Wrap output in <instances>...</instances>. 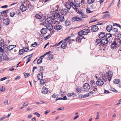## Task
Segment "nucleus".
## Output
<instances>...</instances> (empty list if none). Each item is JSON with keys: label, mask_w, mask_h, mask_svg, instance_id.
<instances>
[{"label": "nucleus", "mask_w": 121, "mask_h": 121, "mask_svg": "<svg viewBox=\"0 0 121 121\" xmlns=\"http://www.w3.org/2000/svg\"><path fill=\"white\" fill-rule=\"evenodd\" d=\"M112 75V73L111 71L110 70L109 71H108L106 72V74L103 76L102 79L105 82L108 80L110 81L111 79Z\"/></svg>", "instance_id": "obj_1"}, {"label": "nucleus", "mask_w": 121, "mask_h": 121, "mask_svg": "<svg viewBox=\"0 0 121 121\" xmlns=\"http://www.w3.org/2000/svg\"><path fill=\"white\" fill-rule=\"evenodd\" d=\"M90 83L91 87L92 88L93 90L94 91H96L97 85L96 82L95 83L94 80H91L90 81Z\"/></svg>", "instance_id": "obj_2"}, {"label": "nucleus", "mask_w": 121, "mask_h": 121, "mask_svg": "<svg viewBox=\"0 0 121 121\" xmlns=\"http://www.w3.org/2000/svg\"><path fill=\"white\" fill-rule=\"evenodd\" d=\"M45 20L46 22V21L47 22L50 24L52 23L55 24L56 22H57L55 20V19L51 16L48 17L47 19H46Z\"/></svg>", "instance_id": "obj_3"}, {"label": "nucleus", "mask_w": 121, "mask_h": 121, "mask_svg": "<svg viewBox=\"0 0 121 121\" xmlns=\"http://www.w3.org/2000/svg\"><path fill=\"white\" fill-rule=\"evenodd\" d=\"M82 19L81 18L78 17L76 16L73 17L71 19V21L72 22H82Z\"/></svg>", "instance_id": "obj_4"}, {"label": "nucleus", "mask_w": 121, "mask_h": 121, "mask_svg": "<svg viewBox=\"0 0 121 121\" xmlns=\"http://www.w3.org/2000/svg\"><path fill=\"white\" fill-rule=\"evenodd\" d=\"M84 91H89L90 88V85L87 83H85L83 86Z\"/></svg>", "instance_id": "obj_5"}, {"label": "nucleus", "mask_w": 121, "mask_h": 121, "mask_svg": "<svg viewBox=\"0 0 121 121\" xmlns=\"http://www.w3.org/2000/svg\"><path fill=\"white\" fill-rule=\"evenodd\" d=\"M91 28V30L92 31L94 32H96L99 29L97 25H95L92 26Z\"/></svg>", "instance_id": "obj_6"}, {"label": "nucleus", "mask_w": 121, "mask_h": 121, "mask_svg": "<svg viewBox=\"0 0 121 121\" xmlns=\"http://www.w3.org/2000/svg\"><path fill=\"white\" fill-rule=\"evenodd\" d=\"M10 22V20L9 18L4 19L3 21V24L6 25H8Z\"/></svg>", "instance_id": "obj_7"}, {"label": "nucleus", "mask_w": 121, "mask_h": 121, "mask_svg": "<svg viewBox=\"0 0 121 121\" xmlns=\"http://www.w3.org/2000/svg\"><path fill=\"white\" fill-rule=\"evenodd\" d=\"M0 57H1V59H4L8 60L9 59V58L8 57L6 54L5 53H4L0 55Z\"/></svg>", "instance_id": "obj_8"}, {"label": "nucleus", "mask_w": 121, "mask_h": 121, "mask_svg": "<svg viewBox=\"0 0 121 121\" xmlns=\"http://www.w3.org/2000/svg\"><path fill=\"white\" fill-rule=\"evenodd\" d=\"M44 25L46 27L48 30H51L52 29L53 26L51 24L48 23L46 24V23H45V22H44Z\"/></svg>", "instance_id": "obj_9"}, {"label": "nucleus", "mask_w": 121, "mask_h": 121, "mask_svg": "<svg viewBox=\"0 0 121 121\" xmlns=\"http://www.w3.org/2000/svg\"><path fill=\"white\" fill-rule=\"evenodd\" d=\"M43 74L42 73H38L37 76L38 79L40 80H43V83L44 84L45 82H44V80L43 79Z\"/></svg>", "instance_id": "obj_10"}, {"label": "nucleus", "mask_w": 121, "mask_h": 121, "mask_svg": "<svg viewBox=\"0 0 121 121\" xmlns=\"http://www.w3.org/2000/svg\"><path fill=\"white\" fill-rule=\"evenodd\" d=\"M51 15L52 16H53V17L55 19L57 18L58 19L60 15L59 13L56 12H55L52 13H51Z\"/></svg>", "instance_id": "obj_11"}, {"label": "nucleus", "mask_w": 121, "mask_h": 121, "mask_svg": "<svg viewBox=\"0 0 121 121\" xmlns=\"http://www.w3.org/2000/svg\"><path fill=\"white\" fill-rule=\"evenodd\" d=\"M89 29L88 28H86L81 30V32L83 33V35H86L89 32Z\"/></svg>", "instance_id": "obj_12"}, {"label": "nucleus", "mask_w": 121, "mask_h": 121, "mask_svg": "<svg viewBox=\"0 0 121 121\" xmlns=\"http://www.w3.org/2000/svg\"><path fill=\"white\" fill-rule=\"evenodd\" d=\"M96 83L97 86H100L103 84L104 82L103 81L102 79H99L97 81Z\"/></svg>", "instance_id": "obj_13"}, {"label": "nucleus", "mask_w": 121, "mask_h": 121, "mask_svg": "<svg viewBox=\"0 0 121 121\" xmlns=\"http://www.w3.org/2000/svg\"><path fill=\"white\" fill-rule=\"evenodd\" d=\"M75 8H74L73 6L72 7L75 10L76 12L79 15H81V14H82L83 13L82 10H78V9L76 8V6L75 5H74Z\"/></svg>", "instance_id": "obj_14"}, {"label": "nucleus", "mask_w": 121, "mask_h": 121, "mask_svg": "<svg viewBox=\"0 0 121 121\" xmlns=\"http://www.w3.org/2000/svg\"><path fill=\"white\" fill-rule=\"evenodd\" d=\"M42 92L43 94H47L48 92V90L45 87L43 86L42 89Z\"/></svg>", "instance_id": "obj_15"}, {"label": "nucleus", "mask_w": 121, "mask_h": 121, "mask_svg": "<svg viewBox=\"0 0 121 121\" xmlns=\"http://www.w3.org/2000/svg\"><path fill=\"white\" fill-rule=\"evenodd\" d=\"M101 42H102V44L104 45L107 44L108 42V40L106 38L102 40Z\"/></svg>", "instance_id": "obj_16"}, {"label": "nucleus", "mask_w": 121, "mask_h": 121, "mask_svg": "<svg viewBox=\"0 0 121 121\" xmlns=\"http://www.w3.org/2000/svg\"><path fill=\"white\" fill-rule=\"evenodd\" d=\"M20 9L22 11L24 12L27 9L23 4H22L20 7Z\"/></svg>", "instance_id": "obj_17"}, {"label": "nucleus", "mask_w": 121, "mask_h": 121, "mask_svg": "<svg viewBox=\"0 0 121 121\" xmlns=\"http://www.w3.org/2000/svg\"><path fill=\"white\" fill-rule=\"evenodd\" d=\"M68 10L66 9H64L61 11V13L64 15H66L67 13Z\"/></svg>", "instance_id": "obj_18"}, {"label": "nucleus", "mask_w": 121, "mask_h": 121, "mask_svg": "<svg viewBox=\"0 0 121 121\" xmlns=\"http://www.w3.org/2000/svg\"><path fill=\"white\" fill-rule=\"evenodd\" d=\"M47 32V30L46 28H43L40 30L41 33L43 35H44Z\"/></svg>", "instance_id": "obj_19"}, {"label": "nucleus", "mask_w": 121, "mask_h": 121, "mask_svg": "<svg viewBox=\"0 0 121 121\" xmlns=\"http://www.w3.org/2000/svg\"><path fill=\"white\" fill-rule=\"evenodd\" d=\"M83 38L84 39H85V38H84V37L77 36V38L76 39V41L78 43L81 42V40Z\"/></svg>", "instance_id": "obj_20"}, {"label": "nucleus", "mask_w": 121, "mask_h": 121, "mask_svg": "<svg viewBox=\"0 0 121 121\" xmlns=\"http://www.w3.org/2000/svg\"><path fill=\"white\" fill-rule=\"evenodd\" d=\"M112 26L111 25H108L107 26L106 28L108 32H110L112 29Z\"/></svg>", "instance_id": "obj_21"}, {"label": "nucleus", "mask_w": 121, "mask_h": 121, "mask_svg": "<svg viewBox=\"0 0 121 121\" xmlns=\"http://www.w3.org/2000/svg\"><path fill=\"white\" fill-rule=\"evenodd\" d=\"M61 26L59 25H56L54 26V29L56 30H60L61 28Z\"/></svg>", "instance_id": "obj_22"}, {"label": "nucleus", "mask_w": 121, "mask_h": 121, "mask_svg": "<svg viewBox=\"0 0 121 121\" xmlns=\"http://www.w3.org/2000/svg\"><path fill=\"white\" fill-rule=\"evenodd\" d=\"M105 33L103 32H100V34L99 35V37L100 39L103 38L105 37Z\"/></svg>", "instance_id": "obj_23"}, {"label": "nucleus", "mask_w": 121, "mask_h": 121, "mask_svg": "<svg viewBox=\"0 0 121 121\" xmlns=\"http://www.w3.org/2000/svg\"><path fill=\"white\" fill-rule=\"evenodd\" d=\"M117 43L116 42H114L112 43L111 46V48L112 49H114L116 48Z\"/></svg>", "instance_id": "obj_24"}, {"label": "nucleus", "mask_w": 121, "mask_h": 121, "mask_svg": "<svg viewBox=\"0 0 121 121\" xmlns=\"http://www.w3.org/2000/svg\"><path fill=\"white\" fill-rule=\"evenodd\" d=\"M58 19L60 22H63L65 20L64 17L63 16L60 15Z\"/></svg>", "instance_id": "obj_25"}, {"label": "nucleus", "mask_w": 121, "mask_h": 121, "mask_svg": "<svg viewBox=\"0 0 121 121\" xmlns=\"http://www.w3.org/2000/svg\"><path fill=\"white\" fill-rule=\"evenodd\" d=\"M75 94L73 92L69 93L67 95V96L68 97H71L73 95H75Z\"/></svg>", "instance_id": "obj_26"}, {"label": "nucleus", "mask_w": 121, "mask_h": 121, "mask_svg": "<svg viewBox=\"0 0 121 121\" xmlns=\"http://www.w3.org/2000/svg\"><path fill=\"white\" fill-rule=\"evenodd\" d=\"M72 3H70V4H69V3L66 4H65V6L66 8H67L68 9H69L72 6L71 4H72Z\"/></svg>", "instance_id": "obj_27"}, {"label": "nucleus", "mask_w": 121, "mask_h": 121, "mask_svg": "<svg viewBox=\"0 0 121 121\" xmlns=\"http://www.w3.org/2000/svg\"><path fill=\"white\" fill-rule=\"evenodd\" d=\"M102 40L99 39H97L96 40V44L98 45L99 43L102 44Z\"/></svg>", "instance_id": "obj_28"}, {"label": "nucleus", "mask_w": 121, "mask_h": 121, "mask_svg": "<svg viewBox=\"0 0 121 121\" xmlns=\"http://www.w3.org/2000/svg\"><path fill=\"white\" fill-rule=\"evenodd\" d=\"M67 45V43L65 42H64L61 46V48L64 49Z\"/></svg>", "instance_id": "obj_29"}, {"label": "nucleus", "mask_w": 121, "mask_h": 121, "mask_svg": "<svg viewBox=\"0 0 121 121\" xmlns=\"http://www.w3.org/2000/svg\"><path fill=\"white\" fill-rule=\"evenodd\" d=\"M14 48V47H13L12 45H9L8 47L7 46V49L9 50L10 51H11L13 50Z\"/></svg>", "instance_id": "obj_30"}, {"label": "nucleus", "mask_w": 121, "mask_h": 121, "mask_svg": "<svg viewBox=\"0 0 121 121\" xmlns=\"http://www.w3.org/2000/svg\"><path fill=\"white\" fill-rule=\"evenodd\" d=\"M111 15L106 14L103 15V18H108L111 17Z\"/></svg>", "instance_id": "obj_31"}, {"label": "nucleus", "mask_w": 121, "mask_h": 121, "mask_svg": "<svg viewBox=\"0 0 121 121\" xmlns=\"http://www.w3.org/2000/svg\"><path fill=\"white\" fill-rule=\"evenodd\" d=\"M112 35L109 33H107L106 34L105 37L106 39H108V38L112 36Z\"/></svg>", "instance_id": "obj_32"}, {"label": "nucleus", "mask_w": 121, "mask_h": 121, "mask_svg": "<svg viewBox=\"0 0 121 121\" xmlns=\"http://www.w3.org/2000/svg\"><path fill=\"white\" fill-rule=\"evenodd\" d=\"M43 58H40L38 59L37 60V64H40L42 63V62Z\"/></svg>", "instance_id": "obj_33"}, {"label": "nucleus", "mask_w": 121, "mask_h": 121, "mask_svg": "<svg viewBox=\"0 0 121 121\" xmlns=\"http://www.w3.org/2000/svg\"><path fill=\"white\" fill-rule=\"evenodd\" d=\"M0 45L2 47H3L4 48H7V46L6 44H4V42H1L0 43Z\"/></svg>", "instance_id": "obj_34"}, {"label": "nucleus", "mask_w": 121, "mask_h": 121, "mask_svg": "<svg viewBox=\"0 0 121 121\" xmlns=\"http://www.w3.org/2000/svg\"><path fill=\"white\" fill-rule=\"evenodd\" d=\"M119 79H115L113 81L114 83L115 84H117L119 83Z\"/></svg>", "instance_id": "obj_35"}, {"label": "nucleus", "mask_w": 121, "mask_h": 121, "mask_svg": "<svg viewBox=\"0 0 121 121\" xmlns=\"http://www.w3.org/2000/svg\"><path fill=\"white\" fill-rule=\"evenodd\" d=\"M23 49L24 50L25 52H26L28 51L29 50V48L28 47L26 46L25 47H24L23 48Z\"/></svg>", "instance_id": "obj_36"}, {"label": "nucleus", "mask_w": 121, "mask_h": 121, "mask_svg": "<svg viewBox=\"0 0 121 121\" xmlns=\"http://www.w3.org/2000/svg\"><path fill=\"white\" fill-rule=\"evenodd\" d=\"M82 88H78L76 89V91L80 93L82 90Z\"/></svg>", "instance_id": "obj_37"}, {"label": "nucleus", "mask_w": 121, "mask_h": 121, "mask_svg": "<svg viewBox=\"0 0 121 121\" xmlns=\"http://www.w3.org/2000/svg\"><path fill=\"white\" fill-rule=\"evenodd\" d=\"M36 18L40 19L42 18V17L39 14H36L35 16Z\"/></svg>", "instance_id": "obj_38"}, {"label": "nucleus", "mask_w": 121, "mask_h": 121, "mask_svg": "<svg viewBox=\"0 0 121 121\" xmlns=\"http://www.w3.org/2000/svg\"><path fill=\"white\" fill-rule=\"evenodd\" d=\"M86 11L88 13H90L93 12L92 11H91L90 10L89 8L88 7H87L86 8Z\"/></svg>", "instance_id": "obj_39"}, {"label": "nucleus", "mask_w": 121, "mask_h": 121, "mask_svg": "<svg viewBox=\"0 0 121 121\" xmlns=\"http://www.w3.org/2000/svg\"><path fill=\"white\" fill-rule=\"evenodd\" d=\"M95 0H88L87 1L88 3V4H91L94 2Z\"/></svg>", "instance_id": "obj_40"}, {"label": "nucleus", "mask_w": 121, "mask_h": 121, "mask_svg": "<svg viewBox=\"0 0 121 121\" xmlns=\"http://www.w3.org/2000/svg\"><path fill=\"white\" fill-rule=\"evenodd\" d=\"M23 53V49H21L19 50V54L20 55H22Z\"/></svg>", "instance_id": "obj_41"}, {"label": "nucleus", "mask_w": 121, "mask_h": 121, "mask_svg": "<svg viewBox=\"0 0 121 121\" xmlns=\"http://www.w3.org/2000/svg\"><path fill=\"white\" fill-rule=\"evenodd\" d=\"M80 16L81 17L83 18H86L87 17V15L84 14L83 13L82 14H81L80 15Z\"/></svg>", "instance_id": "obj_42"}, {"label": "nucleus", "mask_w": 121, "mask_h": 121, "mask_svg": "<svg viewBox=\"0 0 121 121\" xmlns=\"http://www.w3.org/2000/svg\"><path fill=\"white\" fill-rule=\"evenodd\" d=\"M65 22V24L66 26H68L70 25V23L69 21L66 20Z\"/></svg>", "instance_id": "obj_43"}, {"label": "nucleus", "mask_w": 121, "mask_h": 121, "mask_svg": "<svg viewBox=\"0 0 121 121\" xmlns=\"http://www.w3.org/2000/svg\"><path fill=\"white\" fill-rule=\"evenodd\" d=\"M91 9L93 10H95L96 9V7L93 4L92 5L91 7Z\"/></svg>", "instance_id": "obj_44"}, {"label": "nucleus", "mask_w": 121, "mask_h": 121, "mask_svg": "<svg viewBox=\"0 0 121 121\" xmlns=\"http://www.w3.org/2000/svg\"><path fill=\"white\" fill-rule=\"evenodd\" d=\"M8 11V10H5L4 11H2V12H0V13L1 14H5Z\"/></svg>", "instance_id": "obj_45"}, {"label": "nucleus", "mask_w": 121, "mask_h": 121, "mask_svg": "<svg viewBox=\"0 0 121 121\" xmlns=\"http://www.w3.org/2000/svg\"><path fill=\"white\" fill-rule=\"evenodd\" d=\"M53 56L52 55L49 54L48 55V58L50 60H51L53 57Z\"/></svg>", "instance_id": "obj_46"}, {"label": "nucleus", "mask_w": 121, "mask_h": 121, "mask_svg": "<svg viewBox=\"0 0 121 121\" xmlns=\"http://www.w3.org/2000/svg\"><path fill=\"white\" fill-rule=\"evenodd\" d=\"M58 96V94L54 93L52 95V97L54 98H57Z\"/></svg>", "instance_id": "obj_47"}, {"label": "nucleus", "mask_w": 121, "mask_h": 121, "mask_svg": "<svg viewBox=\"0 0 121 121\" xmlns=\"http://www.w3.org/2000/svg\"><path fill=\"white\" fill-rule=\"evenodd\" d=\"M0 55L4 53V50L1 47H0Z\"/></svg>", "instance_id": "obj_48"}, {"label": "nucleus", "mask_w": 121, "mask_h": 121, "mask_svg": "<svg viewBox=\"0 0 121 121\" xmlns=\"http://www.w3.org/2000/svg\"><path fill=\"white\" fill-rule=\"evenodd\" d=\"M81 30L80 31L78 32V35H79V36H82V37H84L83 36H82L83 35V33H82L81 32Z\"/></svg>", "instance_id": "obj_49"}, {"label": "nucleus", "mask_w": 121, "mask_h": 121, "mask_svg": "<svg viewBox=\"0 0 121 121\" xmlns=\"http://www.w3.org/2000/svg\"><path fill=\"white\" fill-rule=\"evenodd\" d=\"M89 94L90 93H88V94H84V95L82 96L83 98H85L86 97H87L88 96H90Z\"/></svg>", "instance_id": "obj_50"}, {"label": "nucleus", "mask_w": 121, "mask_h": 121, "mask_svg": "<svg viewBox=\"0 0 121 121\" xmlns=\"http://www.w3.org/2000/svg\"><path fill=\"white\" fill-rule=\"evenodd\" d=\"M5 89L4 87L2 86L0 87V90L1 92H3L5 90Z\"/></svg>", "instance_id": "obj_51"}, {"label": "nucleus", "mask_w": 121, "mask_h": 121, "mask_svg": "<svg viewBox=\"0 0 121 121\" xmlns=\"http://www.w3.org/2000/svg\"><path fill=\"white\" fill-rule=\"evenodd\" d=\"M15 14V13L14 12H12L10 13V16L11 17H13Z\"/></svg>", "instance_id": "obj_52"}, {"label": "nucleus", "mask_w": 121, "mask_h": 121, "mask_svg": "<svg viewBox=\"0 0 121 121\" xmlns=\"http://www.w3.org/2000/svg\"><path fill=\"white\" fill-rule=\"evenodd\" d=\"M112 31H114L115 32H117L118 31L117 29V28H112Z\"/></svg>", "instance_id": "obj_53"}, {"label": "nucleus", "mask_w": 121, "mask_h": 121, "mask_svg": "<svg viewBox=\"0 0 121 121\" xmlns=\"http://www.w3.org/2000/svg\"><path fill=\"white\" fill-rule=\"evenodd\" d=\"M37 116L38 117H39L40 116V115L37 112H35L33 113Z\"/></svg>", "instance_id": "obj_54"}, {"label": "nucleus", "mask_w": 121, "mask_h": 121, "mask_svg": "<svg viewBox=\"0 0 121 121\" xmlns=\"http://www.w3.org/2000/svg\"><path fill=\"white\" fill-rule=\"evenodd\" d=\"M37 44V42H35L34 43H33L31 44V46L33 47H36Z\"/></svg>", "instance_id": "obj_55"}, {"label": "nucleus", "mask_w": 121, "mask_h": 121, "mask_svg": "<svg viewBox=\"0 0 121 121\" xmlns=\"http://www.w3.org/2000/svg\"><path fill=\"white\" fill-rule=\"evenodd\" d=\"M72 4L74 6V7H73L74 8H75L74 5L75 6H76V8H77V7H79L80 6V4H74V3L73 4V3H72Z\"/></svg>", "instance_id": "obj_56"}, {"label": "nucleus", "mask_w": 121, "mask_h": 121, "mask_svg": "<svg viewBox=\"0 0 121 121\" xmlns=\"http://www.w3.org/2000/svg\"><path fill=\"white\" fill-rule=\"evenodd\" d=\"M51 37V35L50 34H49L45 37L44 38V39H47L49 38H50Z\"/></svg>", "instance_id": "obj_57"}, {"label": "nucleus", "mask_w": 121, "mask_h": 121, "mask_svg": "<svg viewBox=\"0 0 121 121\" xmlns=\"http://www.w3.org/2000/svg\"><path fill=\"white\" fill-rule=\"evenodd\" d=\"M28 104L29 103L28 102H26L24 104H23V106L24 107L27 106L28 105Z\"/></svg>", "instance_id": "obj_58"}, {"label": "nucleus", "mask_w": 121, "mask_h": 121, "mask_svg": "<svg viewBox=\"0 0 121 121\" xmlns=\"http://www.w3.org/2000/svg\"><path fill=\"white\" fill-rule=\"evenodd\" d=\"M4 104L5 105H8V100H7L5 101L4 102Z\"/></svg>", "instance_id": "obj_59"}, {"label": "nucleus", "mask_w": 121, "mask_h": 121, "mask_svg": "<svg viewBox=\"0 0 121 121\" xmlns=\"http://www.w3.org/2000/svg\"><path fill=\"white\" fill-rule=\"evenodd\" d=\"M24 75L25 78H27L28 76L30 75V73H27L25 74Z\"/></svg>", "instance_id": "obj_60"}, {"label": "nucleus", "mask_w": 121, "mask_h": 121, "mask_svg": "<svg viewBox=\"0 0 121 121\" xmlns=\"http://www.w3.org/2000/svg\"><path fill=\"white\" fill-rule=\"evenodd\" d=\"M121 38V35L120 34H119L118 35V36L117 37V39H119Z\"/></svg>", "instance_id": "obj_61"}, {"label": "nucleus", "mask_w": 121, "mask_h": 121, "mask_svg": "<svg viewBox=\"0 0 121 121\" xmlns=\"http://www.w3.org/2000/svg\"><path fill=\"white\" fill-rule=\"evenodd\" d=\"M65 91H62L61 92V95H64L65 94Z\"/></svg>", "instance_id": "obj_62"}, {"label": "nucleus", "mask_w": 121, "mask_h": 121, "mask_svg": "<svg viewBox=\"0 0 121 121\" xmlns=\"http://www.w3.org/2000/svg\"><path fill=\"white\" fill-rule=\"evenodd\" d=\"M111 90L113 92H117V91L114 88L112 89Z\"/></svg>", "instance_id": "obj_63"}, {"label": "nucleus", "mask_w": 121, "mask_h": 121, "mask_svg": "<svg viewBox=\"0 0 121 121\" xmlns=\"http://www.w3.org/2000/svg\"><path fill=\"white\" fill-rule=\"evenodd\" d=\"M110 93V92L109 91H108V90H104V93L108 94V93Z\"/></svg>", "instance_id": "obj_64"}]
</instances>
